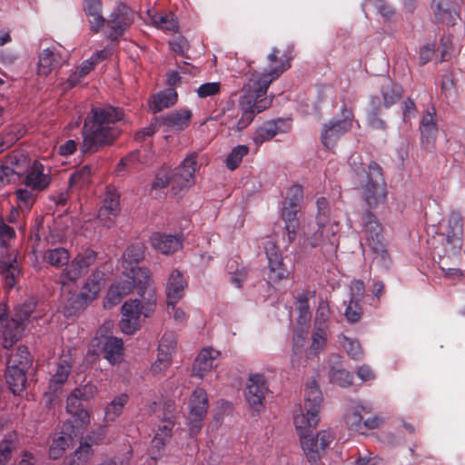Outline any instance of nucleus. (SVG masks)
<instances>
[{
  "mask_svg": "<svg viewBox=\"0 0 465 465\" xmlns=\"http://www.w3.org/2000/svg\"><path fill=\"white\" fill-rule=\"evenodd\" d=\"M280 51L273 47L267 55V67L262 73L254 72L244 84L239 101L241 117L230 124V129L241 132L253 121L257 114L269 108L272 99L266 97L270 84L291 67L290 58L279 57Z\"/></svg>",
  "mask_w": 465,
  "mask_h": 465,
  "instance_id": "f257e3e1",
  "label": "nucleus"
},
{
  "mask_svg": "<svg viewBox=\"0 0 465 465\" xmlns=\"http://www.w3.org/2000/svg\"><path fill=\"white\" fill-rule=\"evenodd\" d=\"M322 401V391L312 381L305 389L303 404L298 406L293 415L295 430L300 436L302 450L312 465L317 464L321 456L325 453L334 440V435L329 430H320L316 437L311 436L320 420Z\"/></svg>",
  "mask_w": 465,
  "mask_h": 465,
  "instance_id": "f03ea898",
  "label": "nucleus"
},
{
  "mask_svg": "<svg viewBox=\"0 0 465 465\" xmlns=\"http://www.w3.org/2000/svg\"><path fill=\"white\" fill-rule=\"evenodd\" d=\"M143 243H135L126 249L123 254L121 274L110 286L104 300V307L112 308L128 295L134 288L143 296L151 285L152 273L148 268L137 266L144 257Z\"/></svg>",
  "mask_w": 465,
  "mask_h": 465,
  "instance_id": "7ed1b4c3",
  "label": "nucleus"
},
{
  "mask_svg": "<svg viewBox=\"0 0 465 465\" xmlns=\"http://www.w3.org/2000/svg\"><path fill=\"white\" fill-rule=\"evenodd\" d=\"M124 115V110L119 107H93L84 122L81 153H94L101 148L113 144L121 134L115 124L121 121Z\"/></svg>",
  "mask_w": 465,
  "mask_h": 465,
  "instance_id": "20e7f679",
  "label": "nucleus"
},
{
  "mask_svg": "<svg viewBox=\"0 0 465 465\" xmlns=\"http://www.w3.org/2000/svg\"><path fill=\"white\" fill-rule=\"evenodd\" d=\"M348 164L356 175L366 173L367 181L363 186V197L366 203H381L385 200L387 191L382 168L376 162H371L366 172L360 153H353L348 159Z\"/></svg>",
  "mask_w": 465,
  "mask_h": 465,
  "instance_id": "39448f33",
  "label": "nucleus"
},
{
  "mask_svg": "<svg viewBox=\"0 0 465 465\" xmlns=\"http://www.w3.org/2000/svg\"><path fill=\"white\" fill-rule=\"evenodd\" d=\"M35 309V303L29 302L15 308L14 315L9 318L6 306L0 304V338L4 347H12L22 336L25 323Z\"/></svg>",
  "mask_w": 465,
  "mask_h": 465,
  "instance_id": "423d86ee",
  "label": "nucleus"
},
{
  "mask_svg": "<svg viewBox=\"0 0 465 465\" xmlns=\"http://www.w3.org/2000/svg\"><path fill=\"white\" fill-rule=\"evenodd\" d=\"M114 323L111 321L104 323L93 339L88 353L98 355L103 352L109 363L114 365L123 361L124 346L120 338L106 335L111 332Z\"/></svg>",
  "mask_w": 465,
  "mask_h": 465,
  "instance_id": "0eeeda50",
  "label": "nucleus"
},
{
  "mask_svg": "<svg viewBox=\"0 0 465 465\" xmlns=\"http://www.w3.org/2000/svg\"><path fill=\"white\" fill-rule=\"evenodd\" d=\"M155 310V302H142L138 299L126 301L122 306V318L119 322L122 332L134 334L141 327L142 318L150 317Z\"/></svg>",
  "mask_w": 465,
  "mask_h": 465,
  "instance_id": "6e6552de",
  "label": "nucleus"
},
{
  "mask_svg": "<svg viewBox=\"0 0 465 465\" xmlns=\"http://www.w3.org/2000/svg\"><path fill=\"white\" fill-rule=\"evenodd\" d=\"M199 168L197 154L190 153L181 164L170 173L171 192L179 198L184 195L195 183V173Z\"/></svg>",
  "mask_w": 465,
  "mask_h": 465,
  "instance_id": "1a4fd4ad",
  "label": "nucleus"
},
{
  "mask_svg": "<svg viewBox=\"0 0 465 465\" xmlns=\"http://www.w3.org/2000/svg\"><path fill=\"white\" fill-rule=\"evenodd\" d=\"M341 119L332 120L323 124L321 140L323 146L329 150H332L338 140L352 127L354 114L352 109L346 105L341 107Z\"/></svg>",
  "mask_w": 465,
  "mask_h": 465,
  "instance_id": "9d476101",
  "label": "nucleus"
},
{
  "mask_svg": "<svg viewBox=\"0 0 465 465\" xmlns=\"http://www.w3.org/2000/svg\"><path fill=\"white\" fill-rule=\"evenodd\" d=\"M133 10L124 3H119L107 18L104 35L111 42H118L134 23Z\"/></svg>",
  "mask_w": 465,
  "mask_h": 465,
  "instance_id": "9b49d317",
  "label": "nucleus"
},
{
  "mask_svg": "<svg viewBox=\"0 0 465 465\" xmlns=\"http://www.w3.org/2000/svg\"><path fill=\"white\" fill-rule=\"evenodd\" d=\"M96 260V253L92 250H85L79 253L71 262L70 267L61 274L62 295L71 293L73 282L83 274L86 273L89 267Z\"/></svg>",
  "mask_w": 465,
  "mask_h": 465,
  "instance_id": "f8f14e48",
  "label": "nucleus"
},
{
  "mask_svg": "<svg viewBox=\"0 0 465 465\" xmlns=\"http://www.w3.org/2000/svg\"><path fill=\"white\" fill-rule=\"evenodd\" d=\"M74 361V360L71 351L64 352L55 363L54 369L50 371L51 378L49 380L48 391L45 395L47 404L52 402L50 395H54L62 391L63 385L69 377Z\"/></svg>",
  "mask_w": 465,
  "mask_h": 465,
  "instance_id": "ddd939ff",
  "label": "nucleus"
},
{
  "mask_svg": "<svg viewBox=\"0 0 465 465\" xmlns=\"http://www.w3.org/2000/svg\"><path fill=\"white\" fill-rule=\"evenodd\" d=\"M439 230L440 238L445 239L450 245V255L460 252L463 233L460 215L456 213H450L448 218L440 222Z\"/></svg>",
  "mask_w": 465,
  "mask_h": 465,
  "instance_id": "4468645a",
  "label": "nucleus"
},
{
  "mask_svg": "<svg viewBox=\"0 0 465 465\" xmlns=\"http://www.w3.org/2000/svg\"><path fill=\"white\" fill-rule=\"evenodd\" d=\"M267 391L268 387L262 375H250L246 382L244 396L252 411L260 412L264 409L263 401Z\"/></svg>",
  "mask_w": 465,
  "mask_h": 465,
  "instance_id": "2eb2a0df",
  "label": "nucleus"
},
{
  "mask_svg": "<svg viewBox=\"0 0 465 465\" xmlns=\"http://www.w3.org/2000/svg\"><path fill=\"white\" fill-rule=\"evenodd\" d=\"M264 251L268 260V279L278 282L289 276V270L283 263L282 253L272 240L264 243Z\"/></svg>",
  "mask_w": 465,
  "mask_h": 465,
  "instance_id": "dca6fc26",
  "label": "nucleus"
},
{
  "mask_svg": "<svg viewBox=\"0 0 465 465\" xmlns=\"http://www.w3.org/2000/svg\"><path fill=\"white\" fill-rule=\"evenodd\" d=\"M102 282L103 274L95 273L93 275V279H89L85 282L82 292L78 295L69 296L70 293L66 292L64 296H62L70 303V305L76 309H80L98 296L101 291Z\"/></svg>",
  "mask_w": 465,
  "mask_h": 465,
  "instance_id": "f3484780",
  "label": "nucleus"
},
{
  "mask_svg": "<svg viewBox=\"0 0 465 465\" xmlns=\"http://www.w3.org/2000/svg\"><path fill=\"white\" fill-rule=\"evenodd\" d=\"M432 245L433 255L434 257L438 258L441 271L444 272L446 275L460 276V270L450 268L449 265L456 262V261L459 259L460 252H458L455 255H450L449 252L450 245L447 244V241L445 239L440 238V234L438 235L436 242H433Z\"/></svg>",
  "mask_w": 465,
  "mask_h": 465,
  "instance_id": "a211bd4d",
  "label": "nucleus"
},
{
  "mask_svg": "<svg viewBox=\"0 0 465 465\" xmlns=\"http://www.w3.org/2000/svg\"><path fill=\"white\" fill-rule=\"evenodd\" d=\"M420 131L421 147L427 152H432L435 148V143L438 135V126L434 108L432 109V112L427 111L422 115L420 124Z\"/></svg>",
  "mask_w": 465,
  "mask_h": 465,
  "instance_id": "6ab92c4d",
  "label": "nucleus"
},
{
  "mask_svg": "<svg viewBox=\"0 0 465 465\" xmlns=\"http://www.w3.org/2000/svg\"><path fill=\"white\" fill-rule=\"evenodd\" d=\"M193 113L187 108L172 111L160 116L157 121L165 131L182 132L191 124Z\"/></svg>",
  "mask_w": 465,
  "mask_h": 465,
  "instance_id": "aec40b11",
  "label": "nucleus"
},
{
  "mask_svg": "<svg viewBox=\"0 0 465 465\" xmlns=\"http://www.w3.org/2000/svg\"><path fill=\"white\" fill-rule=\"evenodd\" d=\"M149 242L151 246L164 255H172L183 246V238L180 235L166 234L160 232H153Z\"/></svg>",
  "mask_w": 465,
  "mask_h": 465,
  "instance_id": "412c9836",
  "label": "nucleus"
},
{
  "mask_svg": "<svg viewBox=\"0 0 465 465\" xmlns=\"http://www.w3.org/2000/svg\"><path fill=\"white\" fill-rule=\"evenodd\" d=\"M219 356L220 351L213 348L206 347L202 349L193 364V375L200 379L204 378L216 367L215 361Z\"/></svg>",
  "mask_w": 465,
  "mask_h": 465,
  "instance_id": "4be33fe9",
  "label": "nucleus"
},
{
  "mask_svg": "<svg viewBox=\"0 0 465 465\" xmlns=\"http://www.w3.org/2000/svg\"><path fill=\"white\" fill-rule=\"evenodd\" d=\"M435 19L448 25H453L459 18V5L453 0H432Z\"/></svg>",
  "mask_w": 465,
  "mask_h": 465,
  "instance_id": "5701e85b",
  "label": "nucleus"
},
{
  "mask_svg": "<svg viewBox=\"0 0 465 465\" xmlns=\"http://www.w3.org/2000/svg\"><path fill=\"white\" fill-rule=\"evenodd\" d=\"M290 129V124L284 119H277L264 123L257 128L253 141L256 144H261L272 139L278 134L286 133Z\"/></svg>",
  "mask_w": 465,
  "mask_h": 465,
  "instance_id": "b1692460",
  "label": "nucleus"
},
{
  "mask_svg": "<svg viewBox=\"0 0 465 465\" xmlns=\"http://www.w3.org/2000/svg\"><path fill=\"white\" fill-rule=\"evenodd\" d=\"M186 287L187 281L183 274L177 269L173 270L166 279V301L179 302L183 298Z\"/></svg>",
  "mask_w": 465,
  "mask_h": 465,
  "instance_id": "393cba45",
  "label": "nucleus"
},
{
  "mask_svg": "<svg viewBox=\"0 0 465 465\" xmlns=\"http://www.w3.org/2000/svg\"><path fill=\"white\" fill-rule=\"evenodd\" d=\"M371 408L369 404L358 402L352 405L345 415V423L349 430L363 434V415L371 413Z\"/></svg>",
  "mask_w": 465,
  "mask_h": 465,
  "instance_id": "a878e982",
  "label": "nucleus"
},
{
  "mask_svg": "<svg viewBox=\"0 0 465 465\" xmlns=\"http://www.w3.org/2000/svg\"><path fill=\"white\" fill-rule=\"evenodd\" d=\"M173 421L170 418H165L160 421L152 440V458L156 460L160 456V451L169 441L172 436Z\"/></svg>",
  "mask_w": 465,
  "mask_h": 465,
  "instance_id": "bb28decb",
  "label": "nucleus"
},
{
  "mask_svg": "<svg viewBox=\"0 0 465 465\" xmlns=\"http://www.w3.org/2000/svg\"><path fill=\"white\" fill-rule=\"evenodd\" d=\"M50 181V176L44 173V165L35 161L25 176V185L39 192L46 189Z\"/></svg>",
  "mask_w": 465,
  "mask_h": 465,
  "instance_id": "cd10ccee",
  "label": "nucleus"
},
{
  "mask_svg": "<svg viewBox=\"0 0 465 465\" xmlns=\"http://www.w3.org/2000/svg\"><path fill=\"white\" fill-rule=\"evenodd\" d=\"M63 62L64 59L59 53L50 48L44 49L39 54L38 74L47 75Z\"/></svg>",
  "mask_w": 465,
  "mask_h": 465,
  "instance_id": "c85d7f7f",
  "label": "nucleus"
},
{
  "mask_svg": "<svg viewBox=\"0 0 465 465\" xmlns=\"http://www.w3.org/2000/svg\"><path fill=\"white\" fill-rule=\"evenodd\" d=\"M27 369L19 368L6 363L5 379L14 394H19L25 384V371Z\"/></svg>",
  "mask_w": 465,
  "mask_h": 465,
  "instance_id": "c756f323",
  "label": "nucleus"
},
{
  "mask_svg": "<svg viewBox=\"0 0 465 465\" xmlns=\"http://www.w3.org/2000/svg\"><path fill=\"white\" fill-rule=\"evenodd\" d=\"M178 99L176 91L170 87L166 88L152 97L150 108L153 113H159L162 110L173 105Z\"/></svg>",
  "mask_w": 465,
  "mask_h": 465,
  "instance_id": "7c9ffc66",
  "label": "nucleus"
},
{
  "mask_svg": "<svg viewBox=\"0 0 465 465\" xmlns=\"http://www.w3.org/2000/svg\"><path fill=\"white\" fill-rule=\"evenodd\" d=\"M315 292L313 291H303L297 299V309H298V319L297 322L299 325H304L305 327H309L312 313L310 311L309 301L313 298Z\"/></svg>",
  "mask_w": 465,
  "mask_h": 465,
  "instance_id": "2f4dec72",
  "label": "nucleus"
},
{
  "mask_svg": "<svg viewBox=\"0 0 465 465\" xmlns=\"http://www.w3.org/2000/svg\"><path fill=\"white\" fill-rule=\"evenodd\" d=\"M69 423V428L66 427L64 430H68L75 438L82 437L84 431L90 424L89 412L84 409L77 411L72 414Z\"/></svg>",
  "mask_w": 465,
  "mask_h": 465,
  "instance_id": "473e14b6",
  "label": "nucleus"
},
{
  "mask_svg": "<svg viewBox=\"0 0 465 465\" xmlns=\"http://www.w3.org/2000/svg\"><path fill=\"white\" fill-rule=\"evenodd\" d=\"M323 238V227L318 223H310L303 227L302 242L303 248H313L318 246Z\"/></svg>",
  "mask_w": 465,
  "mask_h": 465,
  "instance_id": "72a5a7b5",
  "label": "nucleus"
},
{
  "mask_svg": "<svg viewBox=\"0 0 465 465\" xmlns=\"http://www.w3.org/2000/svg\"><path fill=\"white\" fill-rule=\"evenodd\" d=\"M362 223L364 234L369 246L371 245V242L374 241L382 240L381 227L374 215L370 213H365L362 217Z\"/></svg>",
  "mask_w": 465,
  "mask_h": 465,
  "instance_id": "f704fd0d",
  "label": "nucleus"
},
{
  "mask_svg": "<svg viewBox=\"0 0 465 465\" xmlns=\"http://www.w3.org/2000/svg\"><path fill=\"white\" fill-rule=\"evenodd\" d=\"M371 108L367 114L368 125L374 130L385 132L388 126L386 122L381 117V102L379 97H371Z\"/></svg>",
  "mask_w": 465,
  "mask_h": 465,
  "instance_id": "c9c22d12",
  "label": "nucleus"
},
{
  "mask_svg": "<svg viewBox=\"0 0 465 465\" xmlns=\"http://www.w3.org/2000/svg\"><path fill=\"white\" fill-rule=\"evenodd\" d=\"M148 15L153 25L164 31L173 32L178 28V23L172 13H157L148 11Z\"/></svg>",
  "mask_w": 465,
  "mask_h": 465,
  "instance_id": "e433bc0d",
  "label": "nucleus"
},
{
  "mask_svg": "<svg viewBox=\"0 0 465 465\" xmlns=\"http://www.w3.org/2000/svg\"><path fill=\"white\" fill-rule=\"evenodd\" d=\"M74 436L65 430L61 435L54 438L49 450V455L52 459L60 458L64 450L73 444Z\"/></svg>",
  "mask_w": 465,
  "mask_h": 465,
  "instance_id": "4c0bfd02",
  "label": "nucleus"
},
{
  "mask_svg": "<svg viewBox=\"0 0 465 465\" xmlns=\"http://www.w3.org/2000/svg\"><path fill=\"white\" fill-rule=\"evenodd\" d=\"M297 206L298 205H284L282 212V218L285 222V228L288 232V240L290 242L294 240L296 230L298 228Z\"/></svg>",
  "mask_w": 465,
  "mask_h": 465,
  "instance_id": "58836bf2",
  "label": "nucleus"
},
{
  "mask_svg": "<svg viewBox=\"0 0 465 465\" xmlns=\"http://www.w3.org/2000/svg\"><path fill=\"white\" fill-rule=\"evenodd\" d=\"M402 94L403 90L400 84L387 81V83L381 86V95L384 107L389 108L397 103L402 97Z\"/></svg>",
  "mask_w": 465,
  "mask_h": 465,
  "instance_id": "ea45409f",
  "label": "nucleus"
},
{
  "mask_svg": "<svg viewBox=\"0 0 465 465\" xmlns=\"http://www.w3.org/2000/svg\"><path fill=\"white\" fill-rule=\"evenodd\" d=\"M190 411L197 415H206L208 410L207 393L203 389L193 391L190 398Z\"/></svg>",
  "mask_w": 465,
  "mask_h": 465,
  "instance_id": "a19ab883",
  "label": "nucleus"
},
{
  "mask_svg": "<svg viewBox=\"0 0 465 465\" xmlns=\"http://www.w3.org/2000/svg\"><path fill=\"white\" fill-rule=\"evenodd\" d=\"M18 447V436L12 432L0 442V465H6L11 460L12 453Z\"/></svg>",
  "mask_w": 465,
  "mask_h": 465,
  "instance_id": "79ce46f5",
  "label": "nucleus"
},
{
  "mask_svg": "<svg viewBox=\"0 0 465 465\" xmlns=\"http://www.w3.org/2000/svg\"><path fill=\"white\" fill-rule=\"evenodd\" d=\"M0 266L2 270V275L4 277L5 286L8 289H12L15 285V282L20 275V270L18 268L15 258L8 262H1Z\"/></svg>",
  "mask_w": 465,
  "mask_h": 465,
  "instance_id": "37998d69",
  "label": "nucleus"
},
{
  "mask_svg": "<svg viewBox=\"0 0 465 465\" xmlns=\"http://www.w3.org/2000/svg\"><path fill=\"white\" fill-rule=\"evenodd\" d=\"M369 247L373 253L374 263L381 268H388L391 265V258L382 240L372 242Z\"/></svg>",
  "mask_w": 465,
  "mask_h": 465,
  "instance_id": "c03bdc74",
  "label": "nucleus"
},
{
  "mask_svg": "<svg viewBox=\"0 0 465 465\" xmlns=\"http://www.w3.org/2000/svg\"><path fill=\"white\" fill-rule=\"evenodd\" d=\"M329 376L331 382L340 387H348L351 384L352 375L339 363L331 367Z\"/></svg>",
  "mask_w": 465,
  "mask_h": 465,
  "instance_id": "a18cd8bd",
  "label": "nucleus"
},
{
  "mask_svg": "<svg viewBox=\"0 0 465 465\" xmlns=\"http://www.w3.org/2000/svg\"><path fill=\"white\" fill-rule=\"evenodd\" d=\"M32 362L30 352L26 347L19 346L13 351L8 359L7 364L14 365L19 368L28 369Z\"/></svg>",
  "mask_w": 465,
  "mask_h": 465,
  "instance_id": "49530a36",
  "label": "nucleus"
},
{
  "mask_svg": "<svg viewBox=\"0 0 465 465\" xmlns=\"http://www.w3.org/2000/svg\"><path fill=\"white\" fill-rule=\"evenodd\" d=\"M18 162L16 154L9 155L6 164L0 166V188L15 180V176L18 175V172L13 167V165H17Z\"/></svg>",
  "mask_w": 465,
  "mask_h": 465,
  "instance_id": "de8ad7c7",
  "label": "nucleus"
},
{
  "mask_svg": "<svg viewBox=\"0 0 465 465\" xmlns=\"http://www.w3.org/2000/svg\"><path fill=\"white\" fill-rule=\"evenodd\" d=\"M127 401L128 397L126 394H121L115 397L105 408V420H114L122 413L124 407L127 403Z\"/></svg>",
  "mask_w": 465,
  "mask_h": 465,
  "instance_id": "09e8293b",
  "label": "nucleus"
},
{
  "mask_svg": "<svg viewBox=\"0 0 465 465\" xmlns=\"http://www.w3.org/2000/svg\"><path fill=\"white\" fill-rule=\"evenodd\" d=\"M249 152L250 149L247 145L239 144L233 147L226 158V167L231 171L238 168L242 161V158L246 156Z\"/></svg>",
  "mask_w": 465,
  "mask_h": 465,
  "instance_id": "8fccbe9b",
  "label": "nucleus"
},
{
  "mask_svg": "<svg viewBox=\"0 0 465 465\" xmlns=\"http://www.w3.org/2000/svg\"><path fill=\"white\" fill-rule=\"evenodd\" d=\"M44 258L51 265L60 267L68 262L69 254L64 248H55L54 250H48L45 253Z\"/></svg>",
  "mask_w": 465,
  "mask_h": 465,
  "instance_id": "3c124183",
  "label": "nucleus"
},
{
  "mask_svg": "<svg viewBox=\"0 0 465 465\" xmlns=\"http://www.w3.org/2000/svg\"><path fill=\"white\" fill-rule=\"evenodd\" d=\"M178 302L166 301V312L173 320L177 325H183L186 323L188 314L184 308L177 306Z\"/></svg>",
  "mask_w": 465,
  "mask_h": 465,
  "instance_id": "603ef678",
  "label": "nucleus"
},
{
  "mask_svg": "<svg viewBox=\"0 0 465 465\" xmlns=\"http://www.w3.org/2000/svg\"><path fill=\"white\" fill-rule=\"evenodd\" d=\"M176 335L173 332H165L160 341L158 353L160 355L169 356L172 359L173 353L176 350Z\"/></svg>",
  "mask_w": 465,
  "mask_h": 465,
  "instance_id": "864d4df0",
  "label": "nucleus"
},
{
  "mask_svg": "<svg viewBox=\"0 0 465 465\" xmlns=\"http://www.w3.org/2000/svg\"><path fill=\"white\" fill-rule=\"evenodd\" d=\"M92 174L93 167L86 164L71 174L69 183L71 186H83L90 182Z\"/></svg>",
  "mask_w": 465,
  "mask_h": 465,
  "instance_id": "5fc2aeb1",
  "label": "nucleus"
},
{
  "mask_svg": "<svg viewBox=\"0 0 465 465\" xmlns=\"http://www.w3.org/2000/svg\"><path fill=\"white\" fill-rule=\"evenodd\" d=\"M308 328L304 325H300L296 328L294 331L293 336H292V352L293 355L292 357V362L294 364L295 362V357L301 352L302 349L303 348L306 338H307V332Z\"/></svg>",
  "mask_w": 465,
  "mask_h": 465,
  "instance_id": "6e6d98bb",
  "label": "nucleus"
},
{
  "mask_svg": "<svg viewBox=\"0 0 465 465\" xmlns=\"http://www.w3.org/2000/svg\"><path fill=\"white\" fill-rule=\"evenodd\" d=\"M327 329L325 327H314L312 341L310 346L311 352L316 354L324 349L327 341Z\"/></svg>",
  "mask_w": 465,
  "mask_h": 465,
  "instance_id": "4d7b16f0",
  "label": "nucleus"
},
{
  "mask_svg": "<svg viewBox=\"0 0 465 465\" xmlns=\"http://www.w3.org/2000/svg\"><path fill=\"white\" fill-rule=\"evenodd\" d=\"M86 19L92 34H104V30L107 27V19L103 15V12L86 15Z\"/></svg>",
  "mask_w": 465,
  "mask_h": 465,
  "instance_id": "13d9d810",
  "label": "nucleus"
},
{
  "mask_svg": "<svg viewBox=\"0 0 465 465\" xmlns=\"http://www.w3.org/2000/svg\"><path fill=\"white\" fill-rule=\"evenodd\" d=\"M330 308L327 301L321 299L315 314L314 327H325L327 329V322L330 318Z\"/></svg>",
  "mask_w": 465,
  "mask_h": 465,
  "instance_id": "bf43d9fd",
  "label": "nucleus"
},
{
  "mask_svg": "<svg viewBox=\"0 0 465 465\" xmlns=\"http://www.w3.org/2000/svg\"><path fill=\"white\" fill-rule=\"evenodd\" d=\"M93 455L91 443H82L74 453V462L69 465H84Z\"/></svg>",
  "mask_w": 465,
  "mask_h": 465,
  "instance_id": "052dcab7",
  "label": "nucleus"
},
{
  "mask_svg": "<svg viewBox=\"0 0 465 465\" xmlns=\"http://www.w3.org/2000/svg\"><path fill=\"white\" fill-rule=\"evenodd\" d=\"M340 343L351 358L359 359L362 356V350L357 341L346 336H341L340 338Z\"/></svg>",
  "mask_w": 465,
  "mask_h": 465,
  "instance_id": "680f3d73",
  "label": "nucleus"
},
{
  "mask_svg": "<svg viewBox=\"0 0 465 465\" xmlns=\"http://www.w3.org/2000/svg\"><path fill=\"white\" fill-rule=\"evenodd\" d=\"M25 134V129L23 125L16 124L13 125L8 133H6L1 138L4 139V143L7 145V149L21 139Z\"/></svg>",
  "mask_w": 465,
  "mask_h": 465,
  "instance_id": "e2e57ef3",
  "label": "nucleus"
},
{
  "mask_svg": "<svg viewBox=\"0 0 465 465\" xmlns=\"http://www.w3.org/2000/svg\"><path fill=\"white\" fill-rule=\"evenodd\" d=\"M119 212V205H102L97 216L105 225H109V223L113 222Z\"/></svg>",
  "mask_w": 465,
  "mask_h": 465,
  "instance_id": "0e129e2a",
  "label": "nucleus"
},
{
  "mask_svg": "<svg viewBox=\"0 0 465 465\" xmlns=\"http://www.w3.org/2000/svg\"><path fill=\"white\" fill-rule=\"evenodd\" d=\"M221 91V84L218 82H210L201 84L197 90V95L200 98H207L218 94Z\"/></svg>",
  "mask_w": 465,
  "mask_h": 465,
  "instance_id": "69168bd1",
  "label": "nucleus"
},
{
  "mask_svg": "<svg viewBox=\"0 0 465 465\" xmlns=\"http://www.w3.org/2000/svg\"><path fill=\"white\" fill-rule=\"evenodd\" d=\"M362 314L361 302L356 300H350L349 304L345 310V316L351 322H355L360 320Z\"/></svg>",
  "mask_w": 465,
  "mask_h": 465,
  "instance_id": "338daca9",
  "label": "nucleus"
},
{
  "mask_svg": "<svg viewBox=\"0 0 465 465\" xmlns=\"http://www.w3.org/2000/svg\"><path fill=\"white\" fill-rule=\"evenodd\" d=\"M172 359L169 356L160 355L158 353L157 360L151 366V372L157 376L165 371L171 365Z\"/></svg>",
  "mask_w": 465,
  "mask_h": 465,
  "instance_id": "774afa93",
  "label": "nucleus"
}]
</instances>
